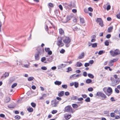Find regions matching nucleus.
Returning <instances> with one entry per match:
<instances>
[{"label": "nucleus", "instance_id": "obj_11", "mask_svg": "<svg viewBox=\"0 0 120 120\" xmlns=\"http://www.w3.org/2000/svg\"><path fill=\"white\" fill-rule=\"evenodd\" d=\"M64 91H61L58 94V95L60 97H62L64 95Z\"/></svg>", "mask_w": 120, "mask_h": 120}, {"label": "nucleus", "instance_id": "obj_7", "mask_svg": "<svg viewBox=\"0 0 120 120\" xmlns=\"http://www.w3.org/2000/svg\"><path fill=\"white\" fill-rule=\"evenodd\" d=\"M115 80L113 77H111L110 79L112 81L113 83L115 85H117L119 84L120 82V79L118 78L116 79H115Z\"/></svg>", "mask_w": 120, "mask_h": 120}, {"label": "nucleus", "instance_id": "obj_22", "mask_svg": "<svg viewBox=\"0 0 120 120\" xmlns=\"http://www.w3.org/2000/svg\"><path fill=\"white\" fill-rule=\"evenodd\" d=\"M75 74H74L71 75L70 77V78L72 79H76V77Z\"/></svg>", "mask_w": 120, "mask_h": 120}, {"label": "nucleus", "instance_id": "obj_6", "mask_svg": "<svg viewBox=\"0 0 120 120\" xmlns=\"http://www.w3.org/2000/svg\"><path fill=\"white\" fill-rule=\"evenodd\" d=\"M58 40L57 43V45L59 47H61L63 46L64 44L62 42V38L61 37H58L57 38Z\"/></svg>", "mask_w": 120, "mask_h": 120}, {"label": "nucleus", "instance_id": "obj_37", "mask_svg": "<svg viewBox=\"0 0 120 120\" xmlns=\"http://www.w3.org/2000/svg\"><path fill=\"white\" fill-rule=\"evenodd\" d=\"M90 99L89 97L87 98L85 100V101L86 102H89L90 101Z\"/></svg>", "mask_w": 120, "mask_h": 120}, {"label": "nucleus", "instance_id": "obj_16", "mask_svg": "<svg viewBox=\"0 0 120 120\" xmlns=\"http://www.w3.org/2000/svg\"><path fill=\"white\" fill-rule=\"evenodd\" d=\"M59 33L61 35H63L64 34V32L62 28H60L59 30Z\"/></svg>", "mask_w": 120, "mask_h": 120}, {"label": "nucleus", "instance_id": "obj_34", "mask_svg": "<svg viewBox=\"0 0 120 120\" xmlns=\"http://www.w3.org/2000/svg\"><path fill=\"white\" fill-rule=\"evenodd\" d=\"M62 87L66 89L68 87L66 85H63L62 86Z\"/></svg>", "mask_w": 120, "mask_h": 120}, {"label": "nucleus", "instance_id": "obj_12", "mask_svg": "<svg viewBox=\"0 0 120 120\" xmlns=\"http://www.w3.org/2000/svg\"><path fill=\"white\" fill-rule=\"evenodd\" d=\"M71 114H68L64 116V118L66 120H68L71 117Z\"/></svg>", "mask_w": 120, "mask_h": 120}, {"label": "nucleus", "instance_id": "obj_50", "mask_svg": "<svg viewBox=\"0 0 120 120\" xmlns=\"http://www.w3.org/2000/svg\"><path fill=\"white\" fill-rule=\"evenodd\" d=\"M88 90L89 91H91L93 90V89L92 87H90L88 89Z\"/></svg>", "mask_w": 120, "mask_h": 120}, {"label": "nucleus", "instance_id": "obj_28", "mask_svg": "<svg viewBox=\"0 0 120 120\" xmlns=\"http://www.w3.org/2000/svg\"><path fill=\"white\" fill-rule=\"evenodd\" d=\"M15 118L16 119L19 120L20 119L21 117L20 116L18 115H17L15 116Z\"/></svg>", "mask_w": 120, "mask_h": 120}, {"label": "nucleus", "instance_id": "obj_31", "mask_svg": "<svg viewBox=\"0 0 120 120\" xmlns=\"http://www.w3.org/2000/svg\"><path fill=\"white\" fill-rule=\"evenodd\" d=\"M110 116L112 117H114L115 116V114L113 112H112L110 113Z\"/></svg>", "mask_w": 120, "mask_h": 120}, {"label": "nucleus", "instance_id": "obj_29", "mask_svg": "<svg viewBox=\"0 0 120 120\" xmlns=\"http://www.w3.org/2000/svg\"><path fill=\"white\" fill-rule=\"evenodd\" d=\"M31 104L32 106L34 108H35L36 105V104L33 102H32Z\"/></svg>", "mask_w": 120, "mask_h": 120}, {"label": "nucleus", "instance_id": "obj_32", "mask_svg": "<svg viewBox=\"0 0 120 120\" xmlns=\"http://www.w3.org/2000/svg\"><path fill=\"white\" fill-rule=\"evenodd\" d=\"M45 50L46 52H48L50 50V48H45Z\"/></svg>", "mask_w": 120, "mask_h": 120}, {"label": "nucleus", "instance_id": "obj_47", "mask_svg": "<svg viewBox=\"0 0 120 120\" xmlns=\"http://www.w3.org/2000/svg\"><path fill=\"white\" fill-rule=\"evenodd\" d=\"M41 68L43 70H46L47 69V68L45 66H42L41 67Z\"/></svg>", "mask_w": 120, "mask_h": 120}, {"label": "nucleus", "instance_id": "obj_56", "mask_svg": "<svg viewBox=\"0 0 120 120\" xmlns=\"http://www.w3.org/2000/svg\"><path fill=\"white\" fill-rule=\"evenodd\" d=\"M82 96L84 98H86L87 97V95L85 94H82Z\"/></svg>", "mask_w": 120, "mask_h": 120}, {"label": "nucleus", "instance_id": "obj_9", "mask_svg": "<svg viewBox=\"0 0 120 120\" xmlns=\"http://www.w3.org/2000/svg\"><path fill=\"white\" fill-rule=\"evenodd\" d=\"M96 21L97 22H99V25L102 27L103 26V21L102 19L100 18H97V19Z\"/></svg>", "mask_w": 120, "mask_h": 120}, {"label": "nucleus", "instance_id": "obj_61", "mask_svg": "<svg viewBox=\"0 0 120 120\" xmlns=\"http://www.w3.org/2000/svg\"><path fill=\"white\" fill-rule=\"evenodd\" d=\"M56 99L57 100L59 101H60L62 100L61 98H60L58 97H57Z\"/></svg>", "mask_w": 120, "mask_h": 120}, {"label": "nucleus", "instance_id": "obj_26", "mask_svg": "<svg viewBox=\"0 0 120 120\" xmlns=\"http://www.w3.org/2000/svg\"><path fill=\"white\" fill-rule=\"evenodd\" d=\"M92 80L90 79H87L86 80V82L87 83H89L92 82Z\"/></svg>", "mask_w": 120, "mask_h": 120}, {"label": "nucleus", "instance_id": "obj_1", "mask_svg": "<svg viewBox=\"0 0 120 120\" xmlns=\"http://www.w3.org/2000/svg\"><path fill=\"white\" fill-rule=\"evenodd\" d=\"M37 50L38 51V52L34 55L35 59L36 60H38L40 58L39 55H41L44 52V49L43 48L41 49L40 47H37Z\"/></svg>", "mask_w": 120, "mask_h": 120}, {"label": "nucleus", "instance_id": "obj_36", "mask_svg": "<svg viewBox=\"0 0 120 120\" xmlns=\"http://www.w3.org/2000/svg\"><path fill=\"white\" fill-rule=\"evenodd\" d=\"M77 98V97L76 96H73L71 98V99L73 100H76Z\"/></svg>", "mask_w": 120, "mask_h": 120}, {"label": "nucleus", "instance_id": "obj_40", "mask_svg": "<svg viewBox=\"0 0 120 120\" xmlns=\"http://www.w3.org/2000/svg\"><path fill=\"white\" fill-rule=\"evenodd\" d=\"M17 85V84L16 83H15L13 84L11 86V87L12 88H14Z\"/></svg>", "mask_w": 120, "mask_h": 120}, {"label": "nucleus", "instance_id": "obj_14", "mask_svg": "<svg viewBox=\"0 0 120 120\" xmlns=\"http://www.w3.org/2000/svg\"><path fill=\"white\" fill-rule=\"evenodd\" d=\"M9 75V73L8 72H5V73L2 76L1 78H6V77L8 76Z\"/></svg>", "mask_w": 120, "mask_h": 120}, {"label": "nucleus", "instance_id": "obj_51", "mask_svg": "<svg viewBox=\"0 0 120 120\" xmlns=\"http://www.w3.org/2000/svg\"><path fill=\"white\" fill-rule=\"evenodd\" d=\"M65 50L64 49H62L60 51V52L61 53H63L65 52Z\"/></svg>", "mask_w": 120, "mask_h": 120}, {"label": "nucleus", "instance_id": "obj_38", "mask_svg": "<svg viewBox=\"0 0 120 120\" xmlns=\"http://www.w3.org/2000/svg\"><path fill=\"white\" fill-rule=\"evenodd\" d=\"M118 88H116L115 89V92L117 93H119L120 92L119 90L118 89Z\"/></svg>", "mask_w": 120, "mask_h": 120}, {"label": "nucleus", "instance_id": "obj_54", "mask_svg": "<svg viewBox=\"0 0 120 120\" xmlns=\"http://www.w3.org/2000/svg\"><path fill=\"white\" fill-rule=\"evenodd\" d=\"M64 94L65 95L68 96L69 95L70 93L68 92L67 91L65 92Z\"/></svg>", "mask_w": 120, "mask_h": 120}, {"label": "nucleus", "instance_id": "obj_39", "mask_svg": "<svg viewBox=\"0 0 120 120\" xmlns=\"http://www.w3.org/2000/svg\"><path fill=\"white\" fill-rule=\"evenodd\" d=\"M34 77H29L28 79V80L29 81H31V80H33L34 79Z\"/></svg>", "mask_w": 120, "mask_h": 120}, {"label": "nucleus", "instance_id": "obj_64", "mask_svg": "<svg viewBox=\"0 0 120 120\" xmlns=\"http://www.w3.org/2000/svg\"><path fill=\"white\" fill-rule=\"evenodd\" d=\"M0 116L1 117H4L5 116V115L3 114H0Z\"/></svg>", "mask_w": 120, "mask_h": 120}, {"label": "nucleus", "instance_id": "obj_21", "mask_svg": "<svg viewBox=\"0 0 120 120\" xmlns=\"http://www.w3.org/2000/svg\"><path fill=\"white\" fill-rule=\"evenodd\" d=\"M113 29V27L111 26L109 27L108 28V31L109 32H111Z\"/></svg>", "mask_w": 120, "mask_h": 120}, {"label": "nucleus", "instance_id": "obj_35", "mask_svg": "<svg viewBox=\"0 0 120 120\" xmlns=\"http://www.w3.org/2000/svg\"><path fill=\"white\" fill-rule=\"evenodd\" d=\"M109 112L108 111H105L104 112V113L105 114L108 115L109 114Z\"/></svg>", "mask_w": 120, "mask_h": 120}, {"label": "nucleus", "instance_id": "obj_53", "mask_svg": "<svg viewBox=\"0 0 120 120\" xmlns=\"http://www.w3.org/2000/svg\"><path fill=\"white\" fill-rule=\"evenodd\" d=\"M111 35L110 34H108L106 35V38H110L111 37Z\"/></svg>", "mask_w": 120, "mask_h": 120}, {"label": "nucleus", "instance_id": "obj_27", "mask_svg": "<svg viewBox=\"0 0 120 120\" xmlns=\"http://www.w3.org/2000/svg\"><path fill=\"white\" fill-rule=\"evenodd\" d=\"M88 77L92 78H93L94 77V75L92 74H88Z\"/></svg>", "mask_w": 120, "mask_h": 120}, {"label": "nucleus", "instance_id": "obj_5", "mask_svg": "<svg viewBox=\"0 0 120 120\" xmlns=\"http://www.w3.org/2000/svg\"><path fill=\"white\" fill-rule=\"evenodd\" d=\"M110 53L111 55L113 56H115L120 54V51L118 49H115L114 51L112 50H111L110 51Z\"/></svg>", "mask_w": 120, "mask_h": 120}, {"label": "nucleus", "instance_id": "obj_60", "mask_svg": "<svg viewBox=\"0 0 120 120\" xmlns=\"http://www.w3.org/2000/svg\"><path fill=\"white\" fill-rule=\"evenodd\" d=\"M52 52L50 50L48 52V55H51L52 54Z\"/></svg>", "mask_w": 120, "mask_h": 120}, {"label": "nucleus", "instance_id": "obj_4", "mask_svg": "<svg viewBox=\"0 0 120 120\" xmlns=\"http://www.w3.org/2000/svg\"><path fill=\"white\" fill-rule=\"evenodd\" d=\"M64 109L65 112L72 113L75 112V110L72 109L71 106L70 105H68L65 107Z\"/></svg>", "mask_w": 120, "mask_h": 120}, {"label": "nucleus", "instance_id": "obj_52", "mask_svg": "<svg viewBox=\"0 0 120 120\" xmlns=\"http://www.w3.org/2000/svg\"><path fill=\"white\" fill-rule=\"evenodd\" d=\"M49 6L52 7H53V4L51 3H49Z\"/></svg>", "mask_w": 120, "mask_h": 120}, {"label": "nucleus", "instance_id": "obj_17", "mask_svg": "<svg viewBox=\"0 0 120 120\" xmlns=\"http://www.w3.org/2000/svg\"><path fill=\"white\" fill-rule=\"evenodd\" d=\"M54 83L56 85H59L61 84V81H56Z\"/></svg>", "mask_w": 120, "mask_h": 120}, {"label": "nucleus", "instance_id": "obj_23", "mask_svg": "<svg viewBox=\"0 0 120 120\" xmlns=\"http://www.w3.org/2000/svg\"><path fill=\"white\" fill-rule=\"evenodd\" d=\"M118 60V58H116L115 59H114L112 60H111V61L112 62V63L115 62L116 61H117Z\"/></svg>", "mask_w": 120, "mask_h": 120}, {"label": "nucleus", "instance_id": "obj_20", "mask_svg": "<svg viewBox=\"0 0 120 120\" xmlns=\"http://www.w3.org/2000/svg\"><path fill=\"white\" fill-rule=\"evenodd\" d=\"M77 67H80L82 65V63L80 62H77L76 64Z\"/></svg>", "mask_w": 120, "mask_h": 120}, {"label": "nucleus", "instance_id": "obj_30", "mask_svg": "<svg viewBox=\"0 0 120 120\" xmlns=\"http://www.w3.org/2000/svg\"><path fill=\"white\" fill-rule=\"evenodd\" d=\"M109 42L108 41H106L105 42V45L107 46H108L109 45Z\"/></svg>", "mask_w": 120, "mask_h": 120}, {"label": "nucleus", "instance_id": "obj_3", "mask_svg": "<svg viewBox=\"0 0 120 120\" xmlns=\"http://www.w3.org/2000/svg\"><path fill=\"white\" fill-rule=\"evenodd\" d=\"M103 90L108 96H110L112 92V89L110 87H109L108 88L106 87H104L103 89Z\"/></svg>", "mask_w": 120, "mask_h": 120}, {"label": "nucleus", "instance_id": "obj_13", "mask_svg": "<svg viewBox=\"0 0 120 120\" xmlns=\"http://www.w3.org/2000/svg\"><path fill=\"white\" fill-rule=\"evenodd\" d=\"M85 53L84 52H82L81 54L78 56V58L81 59L83 58L84 56Z\"/></svg>", "mask_w": 120, "mask_h": 120}, {"label": "nucleus", "instance_id": "obj_10", "mask_svg": "<svg viewBox=\"0 0 120 120\" xmlns=\"http://www.w3.org/2000/svg\"><path fill=\"white\" fill-rule=\"evenodd\" d=\"M58 102L56 101V100H53L51 101V105L52 107H56V106Z\"/></svg>", "mask_w": 120, "mask_h": 120}, {"label": "nucleus", "instance_id": "obj_15", "mask_svg": "<svg viewBox=\"0 0 120 120\" xmlns=\"http://www.w3.org/2000/svg\"><path fill=\"white\" fill-rule=\"evenodd\" d=\"M91 45L93 48H95L97 47V43H91L90 45H89V46H90Z\"/></svg>", "mask_w": 120, "mask_h": 120}, {"label": "nucleus", "instance_id": "obj_59", "mask_svg": "<svg viewBox=\"0 0 120 120\" xmlns=\"http://www.w3.org/2000/svg\"><path fill=\"white\" fill-rule=\"evenodd\" d=\"M71 17L69 16H67V21H68L70 19Z\"/></svg>", "mask_w": 120, "mask_h": 120}, {"label": "nucleus", "instance_id": "obj_44", "mask_svg": "<svg viewBox=\"0 0 120 120\" xmlns=\"http://www.w3.org/2000/svg\"><path fill=\"white\" fill-rule=\"evenodd\" d=\"M14 79L13 78H11L9 80V82L10 83H11L14 81Z\"/></svg>", "mask_w": 120, "mask_h": 120}, {"label": "nucleus", "instance_id": "obj_25", "mask_svg": "<svg viewBox=\"0 0 120 120\" xmlns=\"http://www.w3.org/2000/svg\"><path fill=\"white\" fill-rule=\"evenodd\" d=\"M74 83L75 87L76 88H77L79 86L78 83L77 82H74Z\"/></svg>", "mask_w": 120, "mask_h": 120}, {"label": "nucleus", "instance_id": "obj_46", "mask_svg": "<svg viewBox=\"0 0 120 120\" xmlns=\"http://www.w3.org/2000/svg\"><path fill=\"white\" fill-rule=\"evenodd\" d=\"M46 60V58L45 57H43L41 58V61L42 62H43Z\"/></svg>", "mask_w": 120, "mask_h": 120}, {"label": "nucleus", "instance_id": "obj_48", "mask_svg": "<svg viewBox=\"0 0 120 120\" xmlns=\"http://www.w3.org/2000/svg\"><path fill=\"white\" fill-rule=\"evenodd\" d=\"M90 64L89 63H86L84 64V66L86 67H87L89 66Z\"/></svg>", "mask_w": 120, "mask_h": 120}, {"label": "nucleus", "instance_id": "obj_49", "mask_svg": "<svg viewBox=\"0 0 120 120\" xmlns=\"http://www.w3.org/2000/svg\"><path fill=\"white\" fill-rule=\"evenodd\" d=\"M103 53V50L100 51H99L98 53L99 55H101Z\"/></svg>", "mask_w": 120, "mask_h": 120}, {"label": "nucleus", "instance_id": "obj_62", "mask_svg": "<svg viewBox=\"0 0 120 120\" xmlns=\"http://www.w3.org/2000/svg\"><path fill=\"white\" fill-rule=\"evenodd\" d=\"M83 75L84 76H86L87 75V73L86 72H84L83 73Z\"/></svg>", "mask_w": 120, "mask_h": 120}, {"label": "nucleus", "instance_id": "obj_33", "mask_svg": "<svg viewBox=\"0 0 120 120\" xmlns=\"http://www.w3.org/2000/svg\"><path fill=\"white\" fill-rule=\"evenodd\" d=\"M112 62L111 60L110 61V62L108 63V65L110 66H112L113 65V63Z\"/></svg>", "mask_w": 120, "mask_h": 120}, {"label": "nucleus", "instance_id": "obj_58", "mask_svg": "<svg viewBox=\"0 0 120 120\" xmlns=\"http://www.w3.org/2000/svg\"><path fill=\"white\" fill-rule=\"evenodd\" d=\"M116 17L120 19V13L117 14Z\"/></svg>", "mask_w": 120, "mask_h": 120}, {"label": "nucleus", "instance_id": "obj_42", "mask_svg": "<svg viewBox=\"0 0 120 120\" xmlns=\"http://www.w3.org/2000/svg\"><path fill=\"white\" fill-rule=\"evenodd\" d=\"M114 112L117 113V114H120V110L119 111H118L117 109L115 110L114 111Z\"/></svg>", "mask_w": 120, "mask_h": 120}, {"label": "nucleus", "instance_id": "obj_63", "mask_svg": "<svg viewBox=\"0 0 120 120\" xmlns=\"http://www.w3.org/2000/svg\"><path fill=\"white\" fill-rule=\"evenodd\" d=\"M83 100V98H79L78 99V100L79 101H81Z\"/></svg>", "mask_w": 120, "mask_h": 120}, {"label": "nucleus", "instance_id": "obj_55", "mask_svg": "<svg viewBox=\"0 0 120 120\" xmlns=\"http://www.w3.org/2000/svg\"><path fill=\"white\" fill-rule=\"evenodd\" d=\"M111 8V6L110 5H109L107 7L106 9L107 10H109Z\"/></svg>", "mask_w": 120, "mask_h": 120}, {"label": "nucleus", "instance_id": "obj_24", "mask_svg": "<svg viewBox=\"0 0 120 120\" xmlns=\"http://www.w3.org/2000/svg\"><path fill=\"white\" fill-rule=\"evenodd\" d=\"M80 22L82 23H83L85 22V21L83 18H80Z\"/></svg>", "mask_w": 120, "mask_h": 120}, {"label": "nucleus", "instance_id": "obj_41", "mask_svg": "<svg viewBox=\"0 0 120 120\" xmlns=\"http://www.w3.org/2000/svg\"><path fill=\"white\" fill-rule=\"evenodd\" d=\"M57 112V110H53L52 112V114H54L56 113Z\"/></svg>", "mask_w": 120, "mask_h": 120}, {"label": "nucleus", "instance_id": "obj_19", "mask_svg": "<svg viewBox=\"0 0 120 120\" xmlns=\"http://www.w3.org/2000/svg\"><path fill=\"white\" fill-rule=\"evenodd\" d=\"M72 107L74 109L77 108L78 107V105L77 104H72Z\"/></svg>", "mask_w": 120, "mask_h": 120}, {"label": "nucleus", "instance_id": "obj_8", "mask_svg": "<svg viewBox=\"0 0 120 120\" xmlns=\"http://www.w3.org/2000/svg\"><path fill=\"white\" fill-rule=\"evenodd\" d=\"M97 95L99 96L103 100L107 98V96L104 93L101 92H98L97 93Z\"/></svg>", "mask_w": 120, "mask_h": 120}, {"label": "nucleus", "instance_id": "obj_2", "mask_svg": "<svg viewBox=\"0 0 120 120\" xmlns=\"http://www.w3.org/2000/svg\"><path fill=\"white\" fill-rule=\"evenodd\" d=\"M63 42L64 43L66 47H68L70 46V43L71 41L70 38L66 36H64L62 38Z\"/></svg>", "mask_w": 120, "mask_h": 120}, {"label": "nucleus", "instance_id": "obj_57", "mask_svg": "<svg viewBox=\"0 0 120 120\" xmlns=\"http://www.w3.org/2000/svg\"><path fill=\"white\" fill-rule=\"evenodd\" d=\"M72 70V69L70 67H68V71H67V72H69V71H71Z\"/></svg>", "mask_w": 120, "mask_h": 120}, {"label": "nucleus", "instance_id": "obj_43", "mask_svg": "<svg viewBox=\"0 0 120 120\" xmlns=\"http://www.w3.org/2000/svg\"><path fill=\"white\" fill-rule=\"evenodd\" d=\"M84 12L86 13H88V10L86 8H85L84 9Z\"/></svg>", "mask_w": 120, "mask_h": 120}, {"label": "nucleus", "instance_id": "obj_45", "mask_svg": "<svg viewBox=\"0 0 120 120\" xmlns=\"http://www.w3.org/2000/svg\"><path fill=\"white\" fill-rule=\"evenodd\" d=\"M88 11H89L91 12H92L93 11V9L91 7H89L88 8Z\"/></svg>", "mask_w": 120, "mask_h": 120}, {"label": "nucleus", "instance_id": "obj_18", "mask_svg": "<svg viewBox=\"0 0 120 120\" xmlns=\"http://www.w3.org/2000/svg\"><path fill=\"white\" fill-rule=\"evenodd\" d=\"M27 109L28 112H31L33 111V108L31 107H29Z\"/></svg>", "mask_w": 120, "mask_h": 120}]
</instances>
